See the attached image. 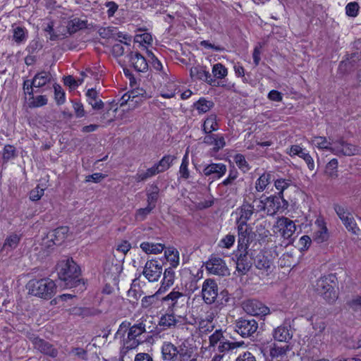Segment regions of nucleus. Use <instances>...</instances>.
<instances>
[{
    "label": "nucleus",
    "mask_w": 361,
    "mask_h": 361,
    "mask_svg": "<svg viewBox=\"0 0 361 361\" xmlns=\"http://www.w3.org/2000/svg\"><path fill=\"white\" fill-rule=\"evenodd\" d=\"M146 321L147 318L142 317L131 326H130V322L126 321L120 324L116 334L128 330L127 338L123 340V347L121 350L122 353L126 354L128 350L136 348L144 342L141 336L146 331Z\"/></svg>",
    "instance_id": "f257e3e1"
},
{
    "label": "nucleus",
    "mask_w": 361,
    "mask_h": 361,
    "mask_svg": "<svg viewBox=\"0 0 361 361\" xmlns=\"http://www.w3.org/2000/svg\"><path fill=\"white\" fill-rule=\"evenodd\" d=\"M59 279L66 288H71L80 285V269L73 259L59 261L56 267Z\"/></svg>",
    "instance_id": "f03ea898"
},
{
    "label": "nucleus",
    "mask_w": 361,
    "mask_h": 361,
    "mask_svg": "<svg viewBox=\"0 0 361 361\" xmlns=\"http://www.w3.org/2000/svg\"><path fill=\"white\" fill-rule=\"evenodd\" d=\"M337 279L334 274H329L318 279L314 284V290L327 302L333 303L338 298Z\"/></svg>",
    "instance_id": "7ed1b4c3"
},
{
    "label": "nucleus",
    "mask_w": 361,
    "mask_h": 361,
    "mask_svg": "<svg viewBox=\"0 0 361 361\" xmlns=\"http://www.w3.org/2000/svg\"><path fill=\"white\" fill-rule=\"evenodd\" d=\"M26 289L29 295L45 300L51 299L56 293L55 282L49 278L30 280Z\"/></svg>",
    "instance_id": "20e7f679"
},
{
    "label": "nucleus",
    "mask_w": 361,
    "mask_h": 361,
    "mask_svg": "<svg viewBox=\"0 0 361 361\" xmlns=\"http://www.w3.org/2000/svg\"><path fill=\"white\" fill-rule=\"evenodd\" d=\"M243 341L232 342L226 338L221 329H216L209 336V349L216 350L218 353L224 354L238 348L242 347Z\"/></svg>",
    "instance_id": "39448f33"
},
{
    "label": "nucleus",
    "mask_w": 361,
    "mask_h": 361,
    "mask_svg": "<svg viewBox=\"0 0 361 361\" xmlns=\"http://www.w3.org/2000/svg\"><path fill=\"white\" fill-rule=\"evenodd\" d=\"M361 149L343 138L334 140L331 147V153L336 156H353L359 154Z\"/></svg>",
    "instance_id": "423d86ee"
},
{
    "label": "nucleus",
    "mask_w": 361,
    "mask_h": 361,
    "mask_svg": "<svg viewBox=\"0 0 361 361\" xmlns=\"http://www.w3.org/2000/svg\"><path fill=\"white\" fill-rule=\"evenodd\" d=\"M69 228L67 226L59 227L48 233L42 239V246L50 248L53 245H61L68 235Z\"/></svg>",
    "instance_id": "0eeeda50"
},
{
    "label": "nucleus",
    "mask_w": 361,
    "mask_h": 361,
    "mask_svg": "<svg viewBox=\"0 0 361 361\" xmlns=\"http://www.w3.org/2000/svg\"><path fill=\"white\" fill-rule=\"evenodd\" d=\"M295 230L294 221L284 216L279 218L273 226V232L286 239L290 238Z\"/></svg>",
    "instance_id": "6e6552de"
},
{
    "label": "nucleus",
    "mask_w": 361,
    "mask_h": 361,
    "mask_svg": "<svg viewBox=\"0 0 361 361\" xmlns=\"http://www.w3.org/2000/svg\"><path fill=\"white\" fill-rule=\"evenodd\" d=\"M162 265L156 259L147 260L143 268L142 274L149 282H157L162 274Z\"/></svg>",
    "instance_id": "1a4fd4ad"
},
{
    "label": "nucleus",
    "mask_w": 361,
    "mask_h": 361,
    "mask_svg": "<svg viewBox=\"0 0 361 361\" xmlns=\"http://www.w3.org/2000/svg\"><path fill=\"white\" fill-rule=\"evenodd\" d=\"M281 200L283 198L271 195L269 197H261L257 206L258 210L264 211L268 215L275 214L281 208Z\"/></svg>",
    "instance_id": "9d476101"
},
{
    "label": "nucleus",
    "mask_w": 361,
    "mask_h": 361,
    "mask_svg": "<svg viewBox=\"0 0 361 361\" xmlns=\"http://www.w3.org/2000/svg\"><path fill=\"white\" fill-rule=\"evenodd\" d=\"M258 329V324L254 319H240L235 323V330L242 337L252 336Z\"/></svg>",
    "instance_id": "9b49d317"
},
{
    "label": "nucleus",
    "mask_w": 361,
    "mask_h": 361,
    "mask_svg": "<svg viewBox=\"0 0 361 361\" xmlns=\"http://www.w3.org/2000/svg\"><path fill=\"white\" fill-rule=\"evenodd\" d=\"M218 295L216 283L211 279H206L202 286V297L205 303L211 305L214 302Z\"/></svg>",
    "instance_id": "f8f14e48"
},
{
    "label": "nucleus",
    "mask_w": 361,
    "mask_h": 361,
    "mask_svg": "<svg viewBox=\"0 0 361 361\" xmlns=\"http://www.w3.org/2000/svg\"><path fill=\"white\" fill-rule=\"evenodd\" d=\"M237 225L239 247L245 250L249 243L254 240L255 234L247 224L241 223L237 224Z\"/></svg>",
    "instance_id": "ddd939ff"
},
{
    "label": "nucleus",
    "mask_w": 361,
    "mask_h": 361,
    "mask_svg": "<svg viewBox=\"0 0 361 361\" xmlns=\"http://www.w3.org/2000/svg\"><path fill=\"white\" fill-rule=\"evenodd\" d=\"M243 310L247 314L254 316H264L269 313V307L256 300H249L245 302Z\"/></svg>",
    "instance_id": "4468645a"
},
{
    "label": "nucleus",
    "mask_w": 361,
    "mask_h": 361,
    "mask_svg": "<svg viewBox=\"0 0 361 361\" xmlns=\"http://www.w3.org/2000/svg\"><path fill=\"white\" fill-rule=\"evenodd\" d=\"M207 270L212 274L226 276L229 271L224 261L218 257L211 258L206 264Z\"/></svg>",
    "instance_id": "2eb2a0df"
},
{
    "label": "nucleus",
    "mask_w": 361,
    "mask_h": 361,
    "mask_svg": "<svg viewBox=\"0 0 361 361\" xmlns=\"http://www.w3.org/2000/svg\"><path fill=\"white\" fill-rule=\"evenodd\" d=\"M227 167L223 163H211L204 166L202 173L205 176H211L214 179H220L226 173Z\"/></svg>",
    "instance_id": "dca6fc26"
},
{
    "label": "nucleus",
    "mask_w": 361,
    "mask_h": 361,
    "mask_svg": "<svg viewBox=\"0 0 361 361\" xmlns=\"http://www.w3.org/2000/svg\"><path fill=\"white\" fill-rule=\"evenodd\" d=\"M314 225L316 228L314 231V240L319 243L326 241L329 238V232L324 219L321 216H318Z\"/></svg>",
    "instance_id": "f3484780"
},
{
    "label": "nucleus",
    "mask_w": 361,
    "mask_h": 361,
    "mask_svg": "<svg viewBox=\"0 0 361 361\" xmlns=\"http://www.w3.org/2000/svg\"><path fill=\"white\" fill-rule=\"evenodd\" d=\"M33 343L35 348L44 354L48 355L52 357H55L58 355L57 350L54 348L51 343L43 339L36 338H35Z\"/></svg>",
    "instance_id": "a211bd4d"
},
{
    "label": "nucleus",
    "mask_w": 361,
    "mask_h": 361,
    "mask_svg": "<svg viewBox=\"0 0 361 361\" xmlns=\"http://www.w3.org/2000/svg\"><path fill=\"white\" fill-rule=\"evenodd\" d=\"M161 355L164 360L176 361L178 360V348L171 342H164L161 346Z\"/></svg>",
    "instance_id": "6ab92c4d"
},
{
    "label": "nucleus",
    "mask_w": 361,
    "mask_h": 361,
    "mask_svg": "<svg viewBox=\"0 0 361 361\" xmlns=\"http://www.w3.org/2000/svg\"><path fill=\"white\" fill-rule=\"evenodd\" d=\"M20 240V234L16 233H10L6 237L1 247V250L6 252V253L13 251L18 247Z\"/></svg>",
    "instance_id": "aec40b11"
},
{
    "label": "nucleus",
    "mask_w": 361,
    "mask_h": 361,
    "mask_svg": "<svg viewBox=\"0 0 361 361\" xmlns=\"http://www.w3.org/2000/svg\"><path fill=\"white\" fill-rule=\"evenodd\" d=\"M255 267L267 274L271 271L272 262L264 255L262 252H259L254 259Z\"/></svg>",
    "instance_id": "412c9836"
},
{
    "label": "nucleus",
    "mask_w": 361,
    "mask_h": 361,
    "mask_svg": "<svg viewBox=\"0 0 361 361\" xmlns=\"http://www.w3.org/2000/svg\"><path fill=\"white\" fill-rule=\"evenodd\" d=\"M190 74L192 78L195 80H200L211 84L213 79L209 71L205 70L203 67L195 66L190 68Z\"/></svg>",
    "instance_id": "4be33fe9"
},
{
    "label": "nucleus",
    "mask_w": 361,
    "mask_h": 361,
    "mask_svg": "<svg viewBox=\"0 0 361 361\" xmlns=\"http://www.w3.org/2000/svg\"><path fill=\"white\" fill-rule=\"evenodd\" d=\"M175 281V271L172 268L166 269L164 272V277L158 293H161L166 291L173 285Z\"/></svg>",
    "instance_id": "5701e85b"
},
{
    "label": "nucleus",
    "mask_w": 361,
    "mask_h": 361,
    "mask_svg": "<svg viewBox=\"0 0 361 361\" xmlns=\"http://www.w3.org/2000/svg\"><path fill=\"white\" fill-rule=\"evenodd\" d=\"M238 211L240 216L237 219V224H247L254 213V207L249 203H244Z\"/></svg>",
    "instance_id": "b1692460"
},
{
    "label": "nucleus",
    "mask_w": 361,
    "mask_h": 361,
    "mask_svg": "<svg viewBox=\"0 0 361 361\" xmlns=\"http://www.w3.org/2000/svg\"><path fill=\"white\" fill-rule=\"evenodd\" d=\"M197 354L195 348L192 346H187L185 343H182L178 347V356L179 361H188Z\"/></svg>",
    "instance_id": "393cba45"
},
{
    "label": "nucleus",
    "mask_w": 361,
    "mask_h": 361,
    "mask_svg": "<svg viewBox=\"0 0 361 361\" xmlns=\"http://www.w3.org/2000/svg\"><path fill=\"white\" fill-rule=\"evenodd\" d=\"M130 62L132 63L135 70L138 72H145L148 68V64L146 59L139 53H131L130 57Z\"/></svg>",
    "instance_id": "a878e982"
},
{
    "label": "nucleus",
    "mask_w": 361,
    "mask_h": 361,
    "mask_svg": "<svg viewBox=\"0 0 361 361\" xmlns=\"http://www.w3.org/2000/svg\"><path fill=\"white\" fill-rule=\"evenodd\" d=\"M98 92L94 88L89 89L86 92L87 102L95 110L102 109L103 102L98 97Z\"/></svg>",
    "instance_id": "bb28decb"
},
{
    "label": "nucleus",
    "mask_w": 361,
    "mask_h": 361,
    "mask_svg": "<svg viewBox=\"0 0 361 361\" xmlns=\"http://www.w3.org/2000/svg\"><path fill=\"white\" fill-rule=\"evenodd\" d=\"M333 141L334 140H329L324 136H314L310 142L319 149H326L331 152Z\"/></svg>",
    "instance_id": "cd10ccee"
},
{
    "label": "nucleus",
    "mask_w": 361,
    "mask_h": 361,
    "mask_svg": "<svg viewBox=\"0 0 361 361\" xmlns=\"http://www.w3.org/2000/svg\"><path fill=\"white\" fill-rule=\"evenodd\" d=\"M219 129V123L216 114H212L209 115L204 121L202 124V130L204 133H211Z\"/></svg>",
    "instance_id": "c85d7f7f"
},
{
    "label": "nucleus",
    "mask_w": 361,
    "mask_h": 361,
    "mask_svg": "<svg viewBox=\"0 0 361 361\" xmlns=\"http://www.w3.org/2000/svg\"><path fill=\"white\" fill-rule=\"evenodd\" d=\"M184 295L179 292L173 290L163 298V301L168 302L169 306L173 310H176L179 307V300L183 301Z\"/></svg>",
    "instance_id": "c756f323"
},
{
    "label": "nucleus",
    "mask_w": 361,
    "mask_h": 361,
    "mask_svg": "<svg viewBox=\"0 0 361 361\" xmlns=\"http://www.w3.org/2000/svg\"><path fill=\"white\" fill-rule=\"evenodd\" d=\"M164 255L166 260L170 263L173 268H176L179 265V252L176 248L173 247L166 248L164 252Z\"/></svg>",
    "instance_id": "7c9ffc66"
},
{
    "label": "nucleus",
    "mask_w": 361,
    "mask_h": 361,
    "mask_svg": "<svg viewBox=\"0 0 361 361\" xmlns=\"http://www.w3.org/2000/svg\"><path fill=\"white\" fill-rule=\"evenodd\" d=\"M51 79V75L49 72L41 71L35 75L32 84L35 87H41L49 82Z\"/></svg>",
    "instance_id": "2f4dec72"
},
{
    "label": "nucleus",
    "mask_w": 361,
    "mask_h": 361,
    "mask_svg": "<svg viewBox=\"0 0 361 361\" xmlns=\"http://www.w3.org/2000/svg\"><path fill=\"white\" fill-rule=\"evenodd\" d=\"M274 338L279 342H287L292 337L289 329L286 326H279L274 329Z\"/></svg>",
    "instance_id": "473e14b6"
},
{
    "label": "nucleus",
    "mask_w": 361,
    "mask_h": 361,
    "mask_svg": "<svg viewBox=\"0 0 361 361\" xmlns=\"http://www.w3.org/2000/svg\"><path fill=\"white\" fill-rule=\"evenodd\" d=\"M140 248L147 254L156 255L161 253L164 250V246L161 243L143 242L140 244Z\"/></svg>",
    "instance_id": "72a5a7b5"
},
{
    "label": "nucleus",
    "mask_w": 361,
    "mask_h": 361,
    "mask_svg": "<svg viewBox=\"0 0 361 361\" xmlns=\"http://www.w3.org/2000/svg\"><path fill=\"white\" fill-rule=\"evenodd\" d=\"M174 159L175 157L166 155L157 164H155L154 166L156 168L158 173L164 172L171 167Z\"/></svg>",
    "instance_id": "f704fd0d"
},
{
    "label": "nucleus",
    "mask_w": 361,
    "mask_h": 361,
    "mask_svg": "<svg viewBox=\"0 0 361 361\" xmlns=\"http://www.w3.org/2000/svg\"><path fill=\"white\" fill-rule=\"evenodd\" d=\"M157 174H158L157 171L156 170V168L152 166L151 168H149L145 171L139 169L134 176V178L137 182H142L156 176Z\"/></svg>",
    "instance_id": "c9c22d12"
},
{
    "label": "nucleus",
    "mask_w": 361,
    "mask_h": 361,
    "mask_svg": "<svg viewBox=\"0 0 361 361\" xmlns=\"http://www.w3.org/2000/svg\"><path fill=\"white\" fill-rule=\"evenodd\" d=\"M86 27L87 20L75 18L68 23L67 30L70 34H73L80 30L85 28Z\"/></svg>",
    "instance_id": "e433bc0d"
},
{
    "label": "nucleus",
    "mask_w": 361,
    "mask_h": 361,
    "mask_svg": "<svg viewBox=\"0 0 361 361\" xmlns=\"http://www.w3.org/2000/svg\"><path fill=\"white\" fill-rule=\"evenodd\" d=\"M194 106L200 114H202L212 109L214 106V103L212 101L207 100L204 98H200L194 104Z\"/></svg>",
    "instance_id": "4c0bfd02"
},
{
    "label": "nucleus",
    "mask_w": 361,
    "mask_h": 361,
    "mask_svg": "<svg viewBox=\"0 0 361 361\" xmlns=\"http://www.w3.org/2000/svg\"><path fill=\"white\" fill-rule=\"evenodd\" d=\"M178 322V319H176L175 315L173 314H166L161 317L159 325L165 329L176 326Z\"/></svg>",
    "instance_id": "58836bf2"
},
{
    "label": "nucleus",
    "mask_w": 361,
    "mask_h": 361,
    "mask_svg": "<svg viewBox=\"0 0 361 361\" xmlns=\"http://www.w3.org/2000/svg\"><path fill=\"white\" fill-rule=\"evenodd\" d=\"M178 92V85L173 82H169L162 88L160 95L166 99H171L175 97Z\"/></svg>",
    "instance_id": "ea45409f"
},
{
    "label": "nucleus",
    "mask_w": 361,
    "mask_h": 361,
    "mask_svg": "<svg viewBox=\"0 0 361 361\" xmlns=\"http://www.w3.org/2000/svg\"><path fill=\"white\" fill-rule=\"evenodd\" d=\"M271 174L270 173H264L256 180L255 188L258 192H263L267 186L270 183Z\"/></svg>",
    "instance_id": "a19ab883"
},
{
    "label": "nucleus",
    "mask_w": 361,
    "mask_h": 361,
    "mask_svg": "<svg viewBox=\"0 0 361 361\" xmlns=\"http://www.w3.org/2000/svg\"><path fill=\"white\" fill-rule=\"evenodd\" d=\"M290 350V348L288 345H277L274 344V345L270 349V355L271 357H279L286 355V353Z\"/></svg>",
    "instance_id": "79ce46f5"
},
{
    "label": "nucleus",
    "mask_w": 361,
    "mask_h": 361,
    "mask_svg": "<svg viewBox=\"0 0 361 361\" xmlns=\"http://www.w3.org/2000/svg\"><path fill=\"white\" fill-rule=\"evenodd\" d=\"M293 184V181L288 178H279L274 181V186L277 190L280 197L283 198V192Z\"/></svg>",
    "instance_id": "37998d69"
},
{
    "label": "nucleus",
    "mask_w": 361,
    "mask_h": 361,
    "mask_svg": "<svg viewBox=\"0 0 361 361\" xmlns=\"http://www.w3.org/2000/svg\"><path fill=\"white\" fill-rule=\"evenodd\" d=\"M92 74V71L90 70H86L85 72H82L81 73L82 78L78 79V80H75L72 76L68 75L64 78V83L65 85L71 87H75L78 86L79 85H81L85 79V76H87L88 74Z\"/></svg>",
    "instance_id": "c03bdc74"
},
{
    "label": "nucleus",
    "mask_w": 361,
    "mask_h": 361,
    "mask_svg": "<svg viewBox=\"0 0 361 361\" xmlns=\"http://www.w3.org/2000/svg\"><path fill=\"white\" fill-rule=\"evenodd\" d=\"M234 161L238 167L243 172L245 173L250 169V166L245 159L244 155L237 154L233 157Z\"/></svg>",
    "instance_id": "a18cd8bd"
},
{
    "label": "nucleus",
    "mask_w": 361,
    "mask_h": 361,
    "mask_svg": "<svg viewBox=\"0 0 361 361\" xmlns=\"http://www.w3.org/2000/svg\"><path fill=\"white\" fill-rule=\"evenodd\" d=\"M338 161L337 159H331L326 166V174L331 178H336L338 176Z\"/></svg>",
    "instance_id": "49530a36"
},
{
    "label": "nucleus",
    "mask_w": 361,
    "mask_h": 361,
    "mask_svg": "<svg viewBox=\"0 0 361 361\" xmlns=\"http://www.w3.org/2000/svg\"><path fill=\"white\" fill-rule=\"evenodd\" d=\"M188 152L184 155L182 162L179 169L180 177L184 179H188L190 176V172L188 170Z\"/></svg>",
    "instance_id": "de8ad7c7"
},
{
    "label": "nucleus",
    "mask_w": 361,
    "mask_h": 361,
    "mask_svg": "<svg viewBox=\"0 0 361 361\" xmlns=\"http://www.w3.org/2000/svg\"><path fill=\"white\" fill-rule=\"evenodd\" d=\"M212 73L215 78L222 79L228 75V70L223 64L218 63L213 66Z\"/></svg>",
    "instance_id": "09e8293b"
},
{
    "label": "nucleus",
    "mask_w": 361,
    "mask_h": 361,
    "mask_svg": "<svg viewBox=\"0 0 361 361\" xmlns=\"http://www.w3.org/2000/svg\"><path fill=\"white\" fill-rule=\"evenodd\" d=\"M113 39L118 42V43H123L125 45H130L131 37L127 34L118 31L116 28V31L114 32Z\"/></svg>",
    "instance_id": "8fccbe9b"
},
{
    "label": "nucleus",
    "mask_w": 361,
    "mask_h": 361,
    "mask_svg": "<svg viewBox=\"0 0 361 361\" xmlns=\"http://www.w3.org/2000/svg\"><path fill=\"white\" fill-rule=\"evenodd\" d=\"M16 149L13 145H6L3 149V159L4 162H8L10 159L16 157Z\"/></svg>",
    "instance_id": "3c124183"
},
{
    "label": "nucleus",
    "mask_w": 361,
    "mask_h": 361,
    "mask_svg": "<svg viewBox=\"0 0 361 361\" xmlns=\"http://www.w3.org/2000/svg\"><path fill=\"white\" fill-rule=\"evenodd\" d=\"M54 97L57 104H63L66 101L65 92L62 90L61 87L58 84H55L54 85Z\"/></svg>",
    "instance_id": "603ef678"
},
{
    "label": "nucleus",
    "mask_w": 361,
    "mask_h": 361,
    "mask_svg": "<svg viewBox=\"0 0 361 361\" xmlns=\"http://www.w3.org/2000/svg\"><path fill=\"white\" fill-rule=\"evenodd\" d=\"M307 320L312 322V328L317 334H322L325 330L326 325L323 319H317L314 322H313V317H310V318H307Z\"/></svg>",
    "instance_id": "864d4df0"
},
{
    "label": "nucleus",
    "mask_w": 361,
    "mask_h": 361,
    "mask_svg": "<svg viewBox=\"0 0 361 361\" xmlns=\"http://www.w3.org/2000/svg\"><path fill=\"white\" fill-rule=\"evenodd\" d=\"M348 304L353 311L361 312V293L353 296Z\"/></svg>",
    "instance_id": "5fc2aeb1"
},
{
    "label": "nucleus",
    "mask_w": 361,
    "mask_h": 361,
    "mask_svg": "<svg viewBox=\"0 0 361 361\" xmlns=\"http://www.w3.org/2000/svg\"><path fill=\"white\" fill-rule=\"evenodd\" d=\"M334 210L342 222L346 221L347 218L352 214L345 207L338 204L334 206Z\"/></svg>",
    "instance_id": "6e6d98bb"
},
{
    "label": "nucleus",
    "mask_w": 361,
    "mask_h": 361,
    "mask_svg": "<svg viewBox=\"0 0 361 361\" xmlns=\"http://www.w3.org/2000/svg\"><path fill=\"white\" fill-rule=\"evenodd\" d=\"M345 228L348 230V231L352 232L353 233H357L359 231V228L357 226V224L351 214L348 218H347L346 221L343 222Z\"/></svg>",
    "instance_id": "4d7b16f0"
},
{
    "label": "nucleus",
    "mask_w": 361,
    "mask_h": 361,
    "mask_svg": "<svg viewBox=\"0 0 361 361\" xmlns=\"http://www.w3.org/2000/svg\"><path fill=\"white\" fill-rule=\"evenodd\" d=\"M237 269L242 273L247 271L250 267V264L247 261L245 256L240 255L237 260Z\"/></svg>",
    "instance_id": "13d9d810"
},
{
    "label": "nucleus",
    "mask_w": 361,
    "mask_h": 361,
    "mask_svg": "<svg viewBox=\"0 0 361 361\" xmlns=\"http://www.w3.org/2000/svg\"><path fill=\"white\" fill-rule=\"evenodd\" d=\"M159 188L157 186H154L152 191L147 194V203L148 206L152 207L153 209L155 207L156 202L158 198Z\"/></svg>",
    "instance_id": "bf43d9fd"
},
{
    "label": "nucleus",
    "mask_w": 361,
    "mask_h": 361,
    "mask_svg": "<svg viewBox=\"0 0 361 361\" xmlns=\"http://www.w3.org/2000/svg\"><path fill=\"white\" fill-rule=\"evenodd\" d=\"M234 242L235 236L233 235L228 234L219 241V245L221 247L229 249L233 246Z\"/></svg>",
    "instance_id": "052dcab7"
},
{
    "label": "nucleus",
    "mask_w": 361,
    "mask_h": 361,
    "mask_svg": "<svg viewBox=\"0 0 361 361\" xmlns=\"http://www.w3.org/2000/svg\"><path fill=\"white\" fill-rule=\"evenodd\" d=\"M359 5L356 2L348 3L345 6V13L348 16L356 17L358 14Z\"/></svg>",
    "instance_id": "680f3d73"
},
{
    "label": "nucleus",
    "mask_w": 361,
    "mask_h": 361,
    "mask_svg": "<svg viewBox=\"0 0 361 361\" xmlns=\"http://www.w3.org/2000/svg\"><path fill=\"white\" fill-rule=\"evenodd\" d=\"M13 39L17 43H20L25 40V32L23 27H17L13 30Z\"/></svg>",
    "instance_id": "e2e57ef3"
},
{
    "label": "nucleus",
    "mask_w": 361,
    "mask_h": 361,
    "mask_svg": "<svg viewBox=\"0 0 361 361\" xmlns=\"http://www.w3.org/2000/svg\"><path fill=\"white\" fill-rule=\"evenodd\" d=\"M152 209L153 208L148 205L145 208L137 209L135 214V219L137 221H143Z\"/></svg>",
    "instance_id": "0e129e2a"
},
{
    "label": "nucleus",
    "mask_w": 361,
    "mask_h": 361,
    "mask_svg": "<svg viewBox=\"0 0 361 361\" xmlns=\"http://www.w3.org/2000/svg\"><path fill=\"white\" fill-rule=\"evenodd\" d=\"M44 192V189L38 185L35 188L31 190L30 194V199L32 201H37L43 196Z\"/></svg>",
    "instance_id": "69168bd1"
},
{
    "label": "nucleus",
    "mask_w": 361,
    "mask_h": 361,
    "mask_svg": "<svg viewBox=\"0 0 361 361\" xmlns=\"http://www.w3.org/2000/svg\"><path fill=\"white\" fill-rule=\"evenodd\" d=\"M300 157L302 158L306 162L307 167L310 170L312 171L314 169V160L307 150L304 149Z\"/></svg>",
    "instance_id": "338daca9"
},
{
    "label": "nucleus",
    "mask_w": 361,
    "mask_h": 361,
    "mask_svg": "<svg viewBox=\"0 0 361 361\" xmlns=\"http://www.w3.org/2000/svg\"><path fill=\"white\" fill-rule=\"evenodd\" d=\"M238 173L236 170H231L228 177L223 180L221 184L225 186L232 185L235 180L238 178Z\"/></svg>",
    "instance_id": "774afa93"
}]
</instances>
